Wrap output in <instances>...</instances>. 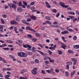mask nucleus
Returning a JSON list of instances; mask_svg holds the SVG:
<instances>
[{
	"instance_id": "nucleus-1",
	"label": "nucleus",
	"mask_w": 79,
	"mask_h": 79,
	"mask_svg": "<svg viewBox=\"0 0 79 79\" xmlns=\"http://www.w3.org/2000/svg\"><path fill=\"white\" fill-rule=\"evenodd\" d=\"M18 56L20 57H26L27 55L23 52H19L18 53Z\"/></svg>"
},
{
	"instance_id": "nucleus-2",
	"label": "nucleus",
	"mask_w": 79,
	"mask_h": 79,
	"mask_svg": "<svg viewBox=\"0 0 79 79\" xmlns=\"http://www.w3.org/2000/svg\"><path fill=\"white\" fill-rule=\"evenodd\" d=\"M59 4L61 6H62L63 8H68L69 7V6L66 5L64 4V3L60 2Z\"/></svg>"
},
{
	"instance_id": "nucleus-3",
	"label": "nucleus",
	"mask_w": 79,
	"mask_h": 79,
	"mask_svg": "<svg viewBox=\"0 0 79 79\" xmlns=\"http://www.w3.org/2000/svg\"><path fill=\"white\" fill-rule=\"evenodd\" d=\"M37 68H33V70L32 71L33 74H34V75H36L37 74Z\"/></svg>"
},
{
	"instance_id": "nucleus-4",
	"label": "nucleus",
	"mask_w": 79,
	"mask_h": 79,
	"mask_svg": "<svg viewBox=\"0 0 79 79\" xmlns=\"http://www.w3.org/2000/svg\"><path fill=\"white\" fill-rule=\"evenodd\" d=\"M61 34L62 35H64V34H69V31L67 30H65L64 31H62L61 32Z\"/></svg>"
},
{
	"instance_id": "nucleus-5",
	"label": "nucleus",
	"mask_w": 79,
	"mask_h": 79,
	"mask_svg": "<svg viewBox=\"0 0 79 79\" xmlns=\"http://www.w3.org/2000/svg\"><path fill=\"white\" fill-rule=\"evenodd\" d=\"M30 18L33 20H35L37 19L36 17L34 16H30Z\"/></svg>"
},
{
	"instance_id": "nucleus-6",
	"label": "nucleus",
	"mask_w": 79,
	"mask_h": 79,
	"mask_svg": "<svg viewBox=\"0 0 79 79\" xmlns=\"http://www.w3.org/2000/svg\"><path fill=\"white\" fill-rule=\"evenodd\" d=\"M14 8V10H16L17 8L16 7V6L15 4H13L12 5V8Z\"/></svg>"
},
{
	"instance_id": "nucleus-7",
	"label": "nucleus",
	"mask_w": 79,
	"mask_h": 79,
	"mask_svg": "<svg viewBox=\"0 0 79 79\" xmlns=\"http://www.w3.org/2000/svg\"><path fill=\"white\" fill-rule=\"evenodd\" d=\"M23 10V9L21 8L18 7L17 8V10L19 12H22Z\"/></svg>"
},
{
	"instance_id": "nucleus-8",
	"label": "nucleus",
	"mask_w": 79,
	"mask_h": 79,
	"mask_svg": "<svg viewBox=\"0 0 79 79\" xmlns=\"http://www.w3.org/2000/svg\"><path fill=\"white\" fill-rule=\"evenodd\" d=\"M3 27L2 25H0V32H3Z\"/></svg>"
},
{
	"instance_id": "nucleus-9",
	"label": "nucleus",
	"mask_w": 79,
	"mask_h": 79,
	"mask_svg": "<svg viewBox=\"0 0 79 79\" xmlns=\"http://www.w3.org/2000/svg\"><path fill=\"white\" fill-rule=\"evenodd\" d=\"M45 3L48 8H50V4L48 3V2H45Z\"/></svg>"
},
{
	"instance_id": "nucleus-10",
	"label": "nucleus",
	"mask_w": 79,
	"mask_h": 79,
	"mask_svg": "<svg viewBox=\"0 0 79 79\" xmlns=\"http://www.w3.org/2000/svg\"><path fill=\"white\" fill-rule=\"evenodd\" d=\"M31 50L32 52H34L36 51V49L34 47H32Z\"/></svg>"
},
{
	"instance_id": "nucleus-11",
	"label": "nucleus",
	"mask_w": 79,
	"mask_h": 79,
	"mask_svg": "<svg viewBox=\"0 0 79 79\" xmlns=\"http://www.w3.org/2000/svg\"><path fill=\"white\" fill-rule=\"evenodd\" d=\"M62 45V46H61V47L62 48L64 49H66V48H65V47H66V45L64 44H63Z\"/></svg>"
},
{
	"instance_id": "nucleus-12",
	"label": "nucleus",
	"mask_w": 79,
	"mask_h": 79,
	"mask_svg": "<svg viewBox=\"0 0 79 79\" xmlns=\"http://www.w3.org/2000/svg\"><path fill=\"white\" fill-rule=\"evenodd\" d=\"M74 48L76 49H77L79 48V45H75L74 46Z\"/></svg>"
},
{
	"instance_id": "nucleus-13",
	"label": "nucleus",
	"mask_w": 79,
	"mask_h": 79,
	"mask_svg": "<svg viewBox=\"0 0 79 79\" xmlns=\"http://www.w3.org/2000/svg\"><path fill=\"white\" fill-rule=\"evenodd\" d=\"M71 60H72L73 61H74L75 63H77V60L74 58H72Z\"/></svg>"
},
{
	"instance_id": "nucleus-14",
	"label": "nucleus",
	"mask_w": 79,
	"mask_h": 79,
	"mask_svg": "<svg viewBox=\"0 0 79 79\" xmlns=\"http://www.w3.org/2000/svg\"><path fill=\"white\" fill-rule=\"evenodd\" d=\"M38 52H40V54H41V55H43V56H45V54L43 52H42L40 51H38Z\"/></svg>"
},
{
	"instance_id": "nucleus-15",
	"label": "nucleus",
	"mask_w": 79,
	"mask_h": 79,
	"mask_svg": "<svg viewBox=\"0 0 79 79\" xmlns=\"http://www.w3.org/2000/svg\"><path fill=\"white\" fill-rule=\"evenodd\" d=\"M65 75L66 77H68V76H69V72L66 71Z\"/></svg>"
},
{
	"instance_id": "nucleus-16",
	"label": "nucleus",
	"mask_w": 79,
	"mask_h": 79,
	"mask_svg": "<svg viewBox=\"0 0 79 79\" xmlns=\"http://www.w3.org/2000/svg\"><path fill=\"white\" fill-rule=\"evenodd\" d=\"M77 2H78L77 0H73V4H76Z\"/></svg>"
},
{
	"instance_id": "nucleus-17",
	"label": "nucleus",
	"mask_w": 79,
	"mask_h": 79,
	"mask_svg": "<svg viewBox=\"0 0 79 79\" xmlns=\"http://www.w3.org/2000/svg\"><path fill=\"white\" fill-rule=\"evenodd\" d=\"M68 53H74V52H73L71 50H68Z\"/></svg>"
},
{
	"instance_id": "nucleus-18",
	"label": "nucleus",
	"mask_w": 79,
	"mask_h": 79,
	"mask_svg": "<svg viewBox=\"0 0 79 79\" xmlns=\"http://www.w3.org/2000/svg\"><path fill=\"white\" fill-rule=\"evenodd\" d=\"M57 52L59 55H62V54H63V52L61 51L58 50Z\"/></svg>"
},
{
	"instance_id": "nucleus-19",
	"label": "nucleus",
	"mask_w": 79,
	"mask_h": 79,
	"mask_svg": "<svg viewBox=\"0 0 79 79\" xmlns=\"http://www.w3.org/2000/svg\"><path fill=\"white\" fill-rule=\"evenodd\" d=\"M27 54L28 55H31L32 54V52H27Z\"/></svg>"
},
{
	"instance_id": "nucleus-20",
	"label": "nucleus",
	"mask_w": 79,
	"mask_h": 79,
	"mask_svg": "<svg viewBox=\"0 0 79 79\" xmlns=\"http://www.w3.org/2000/svg\"><path fill=\"white\" fill-rule=\"evenodd\" d=\"M73 23H75L76 21H77V18H75L73 20Z\"/></svg>"
},
{
	"instance_id": "nucleus-21",
	"label": "nucleus",
	"mask_w": 79,
	"mask_h": 79,
	"mask_svg": "<svg viewBox=\"0 0 79 79\" xmlns=\"http://www.w3.org/2000/svg\"><path fill=\"white\" fill-rule=\"evenodd\" d=\"M2 17H3L4 18H6L7 17V15H2Z\"/></svg>"
},
{
	"instance_id": "nucleus-22",
	"label": "nucleus",
	"mask_w": 79,
	"mask_h": 79,
	"mask_svg": "<svg viewBox=\"0 0 79 79\" xmlns=\"http://www.w3.org/2000/svg\"><path fill=\"white\" fill-rule=\"evenodd\" d=\"M62 40H63L64 42H66V40H65V39L64 37L63 36L62 37Z\"/></svg>"
},
{
	"instance_id": "nucleus-23",
	"label": "nucleus",
	"mask_w": 79,
	"mask_h": 79,
	"mask_svg": "<svg viewBox=\"0 0 79 79\" xmlns=\"http://www.w3.org/2000/svg\"><path fill=\"white\" fill-rule=\"evenodd\" d=\"M27 36L29 39H31V38H32V36L30 34L27 35Z\"/></svg>"
},
{
	"instance_id": "nucleus-24",
	"label": "nucleus",
	"mask_w": 79,
	"mask_h": 79,
	"mask_svg": "<svg viewBox=\"0 0 79 79\" xmlns=\"http://www.w3.org/2000/svg\"><path fill=\"white\" fill-rule=\"evenodd\" d=\"M26 29L27 30H30V31H31V27L28 26L26 27Z\"/></svg>"
},
{
	"instance_id": "nucleus-25",
	"label": "nucleus",
	"mask_w": 79,
	"mask_h": 79,
	"mask_svg": "<svg viewBox=\"0 0 79 79\" xmlns=\"http://www.w3.org/2000/svg\"><path fill=\"white\" fill-rule=\"evenodd\" d=\"M66 68L67 69H69V65L68 64L66 65Z\"/></svg>"
},
{
	"instance_id": "nucleus-26",
	"label": "nucleus",
	"mask_w": 79,
	"mask_h": 79,
	"mask_svg": "<svg viewBox=\"0 0 79 79\" xmlns=\"http://www.w3.org/2000/svg\"><path fill=\"white\" fill-rule=\"evenodd\" d=\"M23 4L25 6H27V2H23Z\"/></svg>"
},
{
	"instance_id": "nucleus-27",
	"label": "nucleus",
	"mask_w": 79,
	"mask_h": 79,
	"mask_svg": "<svg viewBox=\"0 0 79 79\" xmlns=\"http://www.w3.org/2000/svg\"><path fill=\"white\" fill-rule=\"evenodd\" d=\"M3 50H9V48H2Z\"/></svg>"
},
{
	"instance_id": "nucleus-28",
	"label": "nucleus",
	"mask_w": 79,
	"mask_h": 79,
	"mask_svg": "<svg viewBox=\"0 0 79 79\" xmlns=\"http://www.w3.org/2000/svg\"><path fill=\"white\" fill-rule=\"evenodd\" d=\"M46 23H47V24H52V23H51V22H50V21H46Z\"/></svg>"
},
{
	"instance_id": "nucleus-29",
	"label": "nucleus",
	"mask_w": 79,
	"mask_h": 79,
	"mask_svg": "<svg viewBox=\"0 0 79 79\" xmlns=\"http://www.w3.org/2000/svg\"><path fill=\"white\" fill-rule=\"evenodd\" d=\"M18 3L19 6H22V3H21V2H19Z\"/></svg>"
},
{
	"instance_id": "nucleus-30",
	"label": "nucleus",
	"mask_w": 79,
	"mask_h": 79,
	"mask_svg": "<svg viewBox=\"0 0 79 79\" xmlns=\"http://www.w3.org/2000/svg\"><path fill=\"white\" fill-rule=\"evenodd\" d=\"M52 11L53 13H56L57 11H56V10L55 9H54L52 10Z\"/></svg>"
},
{
	"instance_id": "nucleus-31",
	"label": "nucleus",
	"mask_w": 79,
	"mask_h": 79,
	"mask_svg": "<svg viewBox=\"0 0 79 79\" xmlns=\"http://www.w3.org/2000/svg\"><path fill=\"white\" fill-rule=\"evenodd\" d=\"M31 19L28 18L27 19V22H30V21H31Z\"/></svg>"
},
{
	"instance_id": "nucleus-32",
	"label": "nucleus",
	"mask_w": 79,
	"mask_h": 79,
	"mask_svg": "<svg viewBox=\"0 0 79 79\" xmlns=\"http://www.w3.org/2000/svg\"><path fill=\"white\" fill-rule=\"evenodd\" d=\"M69 18H71V19H74V17L73 16H69Z\"/></svg>"
},
{
	"instance_id": "nucleus-33",
	"label": "nucleus",
	"mask_w": 79,
	"mask_h": 79,
	"mask_svg": "<svg viewBox=\"0 0 79 79\" xmlns=\"http://www.w3.org/2000/svg\"><path fill=\"white\" fill-rule=\"evenodd\" d=\"M45 18L46 19H48V20H50V17H49V16H46L45 17Z\"/></svg>"
},
{
	"instance_id": "nucleus-34",
	"label": "nucleus",
	"mask_w": 79,
	"mask_h": 79,
	"mask_svg": "<svg viewBox=\"0 0 79 79\" xmlns=\"http://www.w3.org/2000/svg\"><path fill=\"white\" fill-rule=\"evenodd\" d=\"M77 39V36H75L73 37V40H76Z\"/></svg>"
},
{
	"instance_id": "nucleus-35",
	"label": "nucleus",
	"mask_w": 79,
	"mask_h": 79,
	"mask_svg": "<svg viewBox=\"0 0 79 79\" xmlns=\"http://www.w3.org/2000/svg\"><path fill=\"white\" fill-rule=\"evenodd\" d=\"M24 72H25V70L23 69L22 70V71L20 73L21 74H23Z\"/></svg>"
},
{
	"instance_id": "nucleus-36",
	"label": "nucleus",
	"mask_w": 79,
	"mask_h": 79,
	"mask_svg": "<svg viewBox=\"0 0 79 79\" xmlns=\"http://www.w3.org/2000/svg\"><path fill=\"white\" fill-rule=\"evenodd\" d=\"M1 23H2L3 24H4L5 23V21H4V20L3 19H1Z\"/></svg>"
},
{
	"instance_id": "nucleus-37",
	"label": "nucleus",
	"mask_w": 79,
	"mask_h": 79,
	"mask_svg": "<svg viewBox=\"0 0 79 79\" xmlns=\"http://www.w3.org/2000/svg\"><path fill=\"white\" fill-rule=\"evenodd\" d=\"M46 71L47 73H49V74H50L51 73V71L50 70H46Z\"/></svg>"
},
{
	"instance_id": "nucleus-38",
	"label": "nucleus",
	"mask_w": 79,
	"mask_h": 79,
	"mask_svg": "<svg viewBox=\"0 0 79 79\" xmlns=\"http://www.w3.org/2000/svg\"><path fill=\"white\" fill-rule=\"evenodd\" d=\"M9 57H10V58H15V56H12V55H9Z\"/></svg>"
},
{
	"instance_id": "nucleus-39",
	"label": "nucleus",
	"mask_w": 79,
	"mask_h": 79,
	"mask_svg": "<svg viewBox=\"0 0 79 79\" xmlns=\"http://www.w3.org/2000/svg\"><path fill=\"white\" fill-rule=\"evenodd\" d=\"M35 61L36 63H39V60L37 59H35Z\"/></svg>"
},
{
	"instance_id": "nucleus-40",
	"label": "nucleus",
	"mask_w": 79,
	"mask_h": 79,
	"mask_svg": "<svg viewBox=\"0 0 79 79\" xmlns=\"http://www.w3.org/2000/svg\"><path fill=\"white\" fill-rule=\"evenodd\" d=\"M69 13L71 15H74V13L73 12H69Z\"/></svg>"
},
{
	"instance_id": "nucleus-41",
	"label": "nucleus",
	"mask_w": 79,
	"mask_h": 79,
	"mask_svg": "<svg viewBox=\"0 0 79 79\" xmlns=\"http://www.w3.org/2000/svg\"><path fill=\"white\" fill-rule=\"evenodd\" d=\"M35 35L36 36V37H40V34H39V33H36L35 34Z\"/></svg>"
},
{
	"instance_id": "nucleus-42",
	"label": "nucleus",
	"mask_w": 79,
	"mask_h": 79,
	"mask_svg": "<svg viewBox=\"0 0 79 79\" xmlns=\"http://www.w3.org/2000/svg\"><path fill=\"white\" fill-rule=\"evenodd\" d=\"M2 47H6L7 45H6V44H4L2 45Z\"/></svg>"
},
{
	"instance_id": "nucleus-43",
	"label": "nucleus",
	"mask_w": 79,
	"mask_h": 79,
	"mask_svg": "<svg viewBox=\"0 0 79 79\" xmlns=\"http://www.w3.org/2000/svg\"><path fill=\"white\" fill-rule=\"evenodd\" d=\"M12 2H13L14 4H15V5H16V4L18 3V2H16V1H13Z\"/></svg>"
},
{
	"instance_id": "nucleus-44",
	"label": "nucleus",
	"mask_w": 79,
	"mask_h": 79,
	"mask_svg": "<svg viewBox=\"0 0 79 79\" xmlns=\"http://www.w3.org/2000/svg\"><path fill=\"white\" fill-rule=\"evenodd\" d=\"M10 77V75H6L5 76V77L8 78Z\"/></svg>"
},
{
	"instance_id": "nucleus-45",
	"label": "nucleus",
	"mask_w": 79,
	"mask_h": 79,
	"mask_svg": "<svg viewBox=\"0 0 79 79\" xmlns=\"http://www.w3.org/2000/svg\"><path fill=\"white\" fill-rule=\"evenodd\" d=\"M66 63H67V64H69L71 65L73 64V62H67Z\"/></svg>"
},
{
	"instance_id": "nucleus-46",
	"label": "nucleus",
	"mask_w": 79,
	"mask_h": 79,
	"mask_svg": "<svg viewBox=\"0 0 79 79\" xmlns=\"http://www.w3.org/2000/svg\"><path fill=\"white\" fill-rule=\"evenodd\" d=\"M19 17H18L16 18V20L17 21H19Z\"/></svg>"
},
{
	"instance_id": "nucleus-47",
	"label": "nucleus",
	"mask_w": 79,
	"mask_h": 79,
	"mask_svg": "<svg viewBox=\"0 0 79 79\" xmlns=\"http://www.w3.org/2000/svg\"><path fill=\"white\" fill-rule=\"evenodd\" d=\"M23 47H24L25 48H27V44H23Z\"/></svg>"
},
{
	"instance_id": "nucleus-48",
	"label": "nucleus",
	"mask_w": 79,
	"mask_h": 79,
	"mask_svg": "<svg viewBox=\"0 0 79 79\" xmlns=\"http://www.w3.org/2000/svg\"><path fill=\"white\" fill-rule=\"evenodd\" d=\"M68 31H70V32H72V31H73V30H72V29H68Z\"/></svg>"
},
{
	"instance_id": "nucleus-49",
	"label": "nucleus",
	"mask_w": 79,
	"mask_h": 79,
	"mask_svg": "<svg viewBox=\"0 0 79 79\" xmlns=\"http://www.w3.org/2000/svg\"><path fill=\"white\" fill-rule=\"evenodd\" d=\"M14 20L10 22L11 24H14Z\"/></svg>"
},
{
	"instance_id": "nucleus-50",
	"label": "nucleus",
	"mask_w": 79,
	"mask_h": 79,
	"mask_svg": "<svg viewBox=\"0 0 79 79\" xmlns=\"http://www.w3.org/2000/svg\"><path fill=\"white\" fill-rule=\"evenodd\" d=\"M34 3H35V2H32L30 4V5H34Z\"/></svg>"
},
{
	"instance_id": "nucleus-51",
	"label": "nucleus",
	"mask_w": 79,
	"mask_h": 79,
	"mask_svg": "<svg viewBox=\"0 0 79 79\" xmlns=\"http://www.w3.org/2000/svg\"><path fill=\"white\" fill-rule=\"evenodd\" d=\"M30 9L31 10H33L35 9V7H34V6H33L31 8H30Z\"/></svg>"
},
{
	"instance_id": "nucleus-52",
	"label": "nucleus",
	"mask_w": 79,
	"mask_h": 79,
	"mask_svg": "<svg viewBox=\"0 0 79 79\" xmlns=\"http://www.w3.org/2000/svg\"><path fill=\"white\" fill-rule=\"evenodd\" d=\"M48 52L49 54V55H52V52L50 51H48Z\"/></svg>"
},
{
	"instance_id": "nucleus-53",
	"label": "nucleus",
	"mask_w": 79,
	"mask_h": 79,
	"mask_svg": "<svg viewBox=\"0 0 79 79\" xmlns=\"http://www.w3.org/2000/svg\"><path fill=\"white\" fill-rule=\"evenodd\" d=\"M22 22L23 23H24V24H25L26 23V21L25 20H22Z\"/></svg>"
},
{
	"instance_id": "nucleus-54",
	"label": "nucleus",
	"mask_w": 79,
	"mask_h": 79,
	"mask_svg": "<svg viewBox=\"0 0 79 79\" xmlns=\"http://www.w3.org/2000/svg\"><path fill=\"white\" fill-rule=\"evenodd\" d=\"M41 71H42V74H45V71H44L43 70H41Z\"/></svg>"
},
{
	"instance_id": "nucleus-55",
	"label": "nucleus",
	"mask_w": 79,
	"mask_h": 79,
	"mask_svg": "<svg viewBox=\"0 0 79 79\" xmlns=\"http://www.w3.org/2000/svg\"><path fill=\"white\" fill-rule=\"evenodd\" d=\"M49 61L51 63H52V62L54 63V60H52V59L51 60H49Z\"/></svg>"
},
{
	"instance_id": "nucleus-56",
	"label": "nucleus",
	"mask_w": 79,
	"mask_h": 79,
	"mask_svg": "<svg viewBox=\"0 0 79 79\" xmlns=\"http://www.w3.org/2000/svg\"><path fill=\"white\" fill-rule=\"evenodd\" d=\"M8 5L10 6V8H12V5H11L10 4H9Z\"/></svg>"
},
{
	"instance_id": "nucleus-57",
	"label": "nucleus",
	"mask_w": 79,
	"mask_h": 79,
	"mask_svg": "<svg viewBox=\"0 0 79 79\" xmlns=\"http://www.w3.org/2000/svg\"><path fill=\"white\" fill-rule=\"evenodd\" d=\"M27 47H28V48H30L31 47V45H29V44H27Z\"/></svg>"
},
{
	"instance_id": "nucleus-58",
	"label": "nucleus",
	"mask_w": 79,
	"mask_h": 79,
	"mask_svg": "<svg viewBox=\"0 0 79 79\" xmlns=\"http://www.w3.org/2000/svg\"><path fill=\"white\" fill-rule=\"evenodd\" d=\"M55 71H56V73H59V71L58 69H56L55 70Z\"/></svg>"
},
{
	"instance_id": "nucleus-59",
	"label": "nucleus",
	"mask_w": 79,
	"mask_h": 79,
	"mask_svg": "<svg viewBox=\"0 0 79 79\" xmlns=\"http://www.w3.org/2000/svg\"><path fill=\"white\" fill-rule=\"evenodd\" d=\"M60 16V13H59L58 14H57L56 16L57 17V18H58V17Z\"/></svg>"
},
{
	"instance_id": "nucleus-60",
	"label": "nucleus",
	"mask_w": 79,
	"mask_h": 79,
	"mask_svg": "<svg viewBox=\"0 0 79 79\" xmlns=\"http://www.w3.org/2000/svg\"><path fill=\"white\" fill-rule=\"evenodd\" d=\"M52 2L54 4H56V5H57V2H56V1H53Z\"/></svg>"
},
{
	"instance_id": "nucleus-61",
	"label": "nucleus",
	"mask_w": 79,
	"mask_h": 79,
	"mask_svg": "<svg viewBox=\"0 0 79 79\" xmlns=\"http://www.w3.org/2000/svg\"><path fill=\"white\" fill-rule=\"evenodd\" d=\"M32 40H34V42H36V41L37 40L36 39H33Z\"/></svg>"
},
{
	"instance_id": "nucleus-62",
	"label": "nucleus",
	"mask_w": 79,
	"mask_h": 79,
	"mask_svg": "<svg viewBox=\"0 0 79 79\" xmlns=\"http://www.w3.org/2000/svg\"><path fill=\"white\" fill-rule=\"evenodd\" d=\"M45 63H46V64H48L49 62L48 61V60H46L45 61Z\"/></svg>"
},
{
	"instance_id": "nucleus-63",
	"label": "nucleus",
	"mask_w": 79,
	"mask_h": 79,
	"mask_svg": "<svg viewBox=\"0 0 79 79\" xmlns=\"http://www.w3.org/2000/svg\"><path fill=\"white\" fill-rule=\"evenodd\" d=\"M58 44H60L61 45H62L63 43L60 42H58Z\"/></svg>"
},
{
	"instance_id": "nucleus-64",
	"label": "nucleus",
	"mask_w": 79,
	"mask_h": 79,
	"mask_svg": "<svg viewBox=\"0 0 79 79\" xmlns=\"http://www.w3.org/2000/svg\"><path fill=\"white\" fill-rule=\"evenodd\" d=\"M57 23H57V22H56V21L53 22V24L55 25H56V24H57Z\"/></svg>"
}]
</instances>
